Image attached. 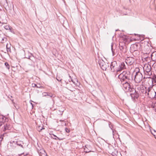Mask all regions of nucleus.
<instances>
[{
    "instance_id": "obj_1",
    "label": "nucleus",
    "mask_w": 156,
    "mask_h": 156,
    "mask_svg": "<svg viewBox=\"0 0 156 156\" xmlns=\"http://www.w3.org/2000/svg\"><path fill=\"white\" fill-rule=\"evenodd\" d=\"M130 72L129 71H124L118 76V77L122 83L126 81H129Z\"/></svg>"
},
{
    "instance_id": "obj_2",
    "label": "nucleus",
    "mask_w": 156,
    "mask_h": 156,
    "mask_svg": "<svg viewBox=\"0 0 156 156\" xmlns=\"http://www.w3.org/2000/svg\"><path fill=\"white\" fill-rule=\"evenodd\" d=\"M129 82L128 81H126L122 83L123 89L127 92L134 91V88L133 87L132 85L129 83Z\"/></svg>"
},
{
    "instance_id": "obj_3",
    "label": "nucleus",
    "mask_w": 156,
    "mask_h": 156,
    "mask_svg": "<svg viewBox=\"0 0 156 156\" xmlns=\"http://www.w3.org/2000/svg\"><path fill=\"white\" fill-rule=\"evenodd\" d=\"M136 71V74L134 76V80L137 83H139L142 80L143 75L140 71V69L138 68H136L135 72Z\"/></svg>"
},
{
    "instance_id": "obj_4",
    "label": "nucleus",
    "mask_w": 156,
    "mask_h": 156,
    "mask_svg": "<svg viewBox=\"0 0 156 156\" xmlns=\"http://www.w3.org/2000/svg\"><path fill=\"white\" fill-rule=\"evenodd\" d=\"M147 93V96L150 98H156V92L152 90V87H148Z\"/></svg>"
},
{
    "instance_id": "obj_5",
    "label": "nucleus",
    "mask_w": 156,
    "mask_h": 156,
    "mask_svg": "<svg viewBox=\"0 0 156 156\" xmlns=\"http://www.w3.org/2000/svg\"><path fill=\"white\" fill-rule=\"evenodd\" d=\"M151 66L149 64H146L143 67L144 71L146 75H151L152 74L151 71Z\"/></svg>"
},
{
    "instance_id": "obj_6",
    "label": "nucleus",
    "mask_w": 156,
    "mask_h": 156,
    "mask_svg": "<svg viewBox=\"0 0 156 156\" xmlns=\"http://www.w3.org/2000/svg\"><path fill=\"white\" fill-rule=\"evenodd\" d=\"M109 149H108V152L112 156H117L118 152L115 150L114 147L111 145H109L108 146Z\"/></svg>"
},
{
    "instance_id": "obj_7",
    "label": "nucleus",
    "mask_w": 156,
    "mask_h": 156,
    "mask_svg": "<svg viewBox=\"0 0 156 156\" xmlns=\"http://www.w3.org/2000/svg\"><path fill=\"white\" fill-rule=\"evenodd\" d=\"M136 87L135 89H134V91L129 92H132L130 95L132 99H133V100H135L136 99H137L139 96L138 92L136 91Z\"/></svg>"
},
{
    "instance_id": "obj_8",
    "label": "nucleus",
    "mask_w": 156,
    "mask_h": 156,
    "mask_svg": "<svg viewBox=\"0 0 156 156\" xmlns=\"http://www.w3.org/2000/svg\"><path fill=\"white\" fill-rule=\"evenodd\" d=\"M136 89L138 90H139V93H142L143 94H145L146 96H147L148 91V88L147 87H140V86H137L136 87Z\"/></svg>"
},
{
    "instance_id": "obj_9",
    "label": "nucleus",
    "mask_w": 156,
    "mask_h": 156,
    "mask_svg": "<svg viewBox=\"0 0 156 156\" xmlns=\"http://www.w3.org/2000/svg\"><path fill=\"white\" fill-rule=\"evenodd\" d=\"M117 63L116 61H114L111 62L110 65V69L112 72H114L116 71L117 67Z\"/></svg>"
},
{
    "instance_id": "obj_10",
    "label": "nucleus",
    "mask_w": 156,
    "mask_h": 156,
    "mask_svg": "<svg viewBox=\"0 0 156 156\" xmlns=\"http://www.w3.org/2000/svg\"><path fill=\"white\" fill-rule=\"evenodd\" d=\"M126 69V66L124 62H122L119 64V67L116 69V71L117 72H118Z\"/></svg>"
},
{
    "instance_id": "obj_11",
    "label": "nucleus",
    "mask_w": 156,
    "mask_h": 156,
    "mask_svg": "<svg viewBox=\"0 0 156 156\" xmlns=\"http://www.w3.org/2000/svg\"><path fill=\"white\" fill-rule=\"evenodd\" d=\"M140 47L141 46L140 44H136L132 45L130 47V48L131 50L135 51L138 50H140Z\"/></svg>"
},
{
    "instance_id": "obj_12",
    "label": "nucleus",
    "mask_w": 156,
    "mask_h": 156,
    "mask_svg": "<svg viewBox=\"0 0 156 156\" xmlns=\"http://www.w3.org/2000/svg\"><path fill=\"white\" fill-rule=\"evenodd\" d=\"M11 144V146H13L14 144L17 145L20 147H21L23 148V142L21 141H17L16 142L13 141L10 142Z\"/></svg>"
},
{
    "instance_id": "obj_13",
    "label": "nucleus",
    "mask_w": 156,
    "mask_h": 156,
    "mask_svg": "<svg viewBox=\"0 0 156 156\" xmlns=\"http://www.w3.org/2000/svg\"><path fill=\"white\" fill-rule=\"evenodd\" d=\"M3 127H2V129L3 131L5 132L6 130H9L10 129V125L8 122L5 123L4 124Z\"/></svg>"
},
{
    "instance_id": "obj_14",
    "label": "nucleus",
    "mask_w": 156,
    "mask_h": 156,
    "mask_svg": "<svg viewBox=\"0 0 156 156\" xmlns=\"http://www.w3.org/2000/svg\"><path fill=\"white\" fill-rule=\"evenodd\" d=\"M8 120V119L6 117L2 115H0V122L2 125L7 122Z\"/></svg>"
},
{
    "instance_id": "obj_15",
    "label": "nucleus",
    "mask_w": 156,
    "mask_h": 156,
    "mask_svg": "<svg viewBox=\"0 0 156 156\" xmlns=\"http://www.w3.org/2000/svg\"><path fill=\"white\" fill-rule=\"evenodd\" d=\"M37 151L40 156H45L46 155V153L45 151L43 149L39 150L37 148Z\"/></svg>"
},
{
    "instance_id": "obj_16",
    "label": "nucleus",
    "mask_w": 156,
    "mask_h": 156,
    "mask_svg": "<svg viewBox=\"0 0 156 156\" xmlns=\"http://www.w3.org/2000/svg\"><path fill=\"white\" fill-rule=\"evenodd\" d=\"M108 122L109 127L110 130L112 131L113 135H114L116 132V131L114 128V126L110 122Z\"/></svg>"
},
{
    "instance_id": "obj_17",
    "label": "nucleus",
    "mask_w": 156,
    "mask_h": 156,
    "mask_svg": "<svg viewBox=\"0 0 156 156\" xmlns=\"http://www.w3.org/2000/svg\"><path fill=\"white\" fill-rule=\"evenodd\" d=\"M125 62L128 65H131L135 63L134 59H126Z\"/></svg>"
},
{
    "instance_id": "obj_18",
    "label": "nucleus",
    "mask_w": 156,
    "mask_h": 156,
    "mask_svg": "<svg viewBox=\"0 0 156 156\" xmlns=\"http://www.w3.org/2000/svg\"><path fill=\"white\" fill-rule=\"evenodd\" d=\"M108 85H109L110 88L109 90L110 91H112L113 90V84L112 82L111 81L108 80Z\"/></svg>"
},
{
    "instance_id": "obj_19",
    "label": "nucleus",
    "mask_w": 156,
    "mask_h": 156,
    "mask_svg": "<svg viewBox=\"0 0 156 156\" xmlns=\"http://www.w3.org/2000/svg\"><path fill=\"white\" fill-rule=\"evenodd\" d=\"M98 63L100 67L104 66V65H106L103 59H99V60L98 61Z\"/></svg>"
},
{
    "instance_id": "obj_20",
    "label": "nucleus",
    "mask_w": 156,
    "mask_h": 156,
    "mask_svg": "<svg viewBox=\"0 0 156 156\" xmlns=\"http://www.w3.org/2000/svg\"><path fill=\"white\" fill-rule=\"evenodd\" d=\"M151 58H156V51L153 52L151 55Z\"/></svg>"
},
{
    "instance_id": "obj_21",
    "label": "nucleus",
    "mask_w": 156,
    "mask_h": 156,
    "mask_svg": "<svg viewBox=\"0 0 156 156\" xmlns=\"http://www.w3.org/2000/svg\"><path fill=\"white\" fill-rule=\"evenodd\" d=\"M120 37H122V39L124 41H127L126 38V36L124 35L122 36V35H121Z\"/></svg>"
},
{
    "instance_id": "obj_22",
    "label": "nucleus",
    "mask_w": 156,
    "mask_h": 156,
    "mask_svg": "<svg viewBox=\"0 0 156 156\" xmlns=\"http://www.w3.org/2000/svg\"><path fill=\"white\" fill-rule=\"evenodd\" d=\"M44 128H43L42 127H41L40 126H39L37 128V130L39 132L41 131V130L43 129H44Z\"/></svg>"
},
{
    "instance_id": "obj_23",
    "label": "nucleus",
    "mask_w": 156,
    "mask_h": 156,
    "mask_svg": "<svg viewBox=\"0 0 156 156\" xmlns=\"http://www.w3.org/2000/svg\"><path fill=\"white\" fill-rule=\"evenodd\" d=\"M5 65L8 69H9V66L7 62H6L5 63Z\"/></svg>"
},
{
    "instance_id": "obj_24",
    "label": "nucleus",
    "mask_w": 156,
    "mask_h": 156,
    "mask_svg": "<svg viewBox=\"0 0 156 156\" xmlns=\"http://www.w3.org/2000/svg\"><path fill=\"white\" fill-rule=\"evenodd\" d=\"M101 67L103 70H106V69H107V68L106 67V65H104V66H101Z\"/></svg>"
},
{
    "instance_id": "obj_25",
    "label": "nucleus",
    "mask_w": 156,
    "mask_h": 156,
    "mask_svg": "<svg viewBox=\"0 0 156 156\" xmlns=\"http://www.w3.org/2000/svg\"><path fill=\"white\" fill-rule=\"evenodd\" d=\"M3 135H2L0 136V143H1L2 141V140L3 139Z\"/></svg>"
},
{
    "instance_id": "obj_26",
    "label": "nucleus",
    "mask_w": 156,
    "mask_h": 156,
    "mask_svg": "<svg viewBox=\"0 0 156 156\" xmlns=\"http://www.w3.org/2000/svg\"><path fill=\"white\" fill-rule=\"evenodd\" d=\"M112 47H113V45L112 44L111 45V50H112V55H114V51H113V49Z\"/></svg>"
},
{
    "instance_id": "obj_27",
    "label": "nucleus",
    "mask_w": 156,
    "mask_h": 156,
    "mask_svg": "<svg viewBox=\"0 0 156 156\" xmlns=\"http://www.w3.org/2000/svg\"><path fill=\"white\" fill-rule=\"evenodd\" d=\"M42 94L43 96H48V93L46 92H44Z\"/></svg>"
},
{
    "instance_id": "obj_28",
    "label": "nucleus",
    "mask_w": 156,
    "mask_h": 156,
    "mask_svg": "<svg viewBox=\"0 0 156 156\" xmlns=\"http://www.w3.org/2000/svg\"><path fill=\"white\" fill-rule=\"evenodd\" d=\"M65 131H66V132L67 133H69L70 132L69 129H68L67 128H65Z\"/></svg>"
},
{
    "instance_id": "obj_29",
    "label": "nucleus",
    "mask_w": 156,
    "mask_h": 156,
    "mask_svg": "<svg viewBox=\"0 0 156 156\" xmlns=\"http://www.w3.org/2000/svg\"><path fill=\"white\" fill-rule=\"evenodd\" d=\"M56 79L58 81H61L62 80V79L60 78V77H59L58 76H57L56 77Z\"/></svg>"
},
{
    "instance_id": "obj_30",
    "label": "nucleus",
    "mask_w": 156,
    "mask_h": 156,
    "mask_svg": "<svg viewBox=\"0 0 156 156\" xmlns=\"http://www.w3.org/2000/svg\"><path fill=\"white\" fill-rule=\"evenodd\" d=\"M4 28L7 30H8L10 29L9 27L8 26H6L4 27Z\"/></svg>"
},
{
    "instance_id": "obj_31",
    "label": "nucleus",
    "mask_w": 156,
    "mask_h": 156,
    "mask_svg": "<svg viewBox=\"0 0 156 156\" xmlns=\"http://www.w3.org/2000/svg\"><path fill=\"white\" fill-rule=\"evenodd\" d=\"M48 96L50 97L51 98H52L53 97H54V95L52 94H48Z\"/></svg>"
},
{
    "instance_id": "obj_32",
    "label": "nucleus",
    "mask_w": 156,
    "mask_h": 156,
    "mask_svg": "<svg viewBox=\"0 0 156 156\" xmlns=\"http://www.w3.org/2000/svg\"><path fill=\"white\" fill-rule=\"evenodd\" d=\"M52 135L54 136L55 138H53L55 140H57V139L58 138L55 135H54V134H52Z\"/></svg>"
},
{
    "instance_id": "obj_33",
    "label": "nucleus",
    "mask_w": 156,
    "mask_h": 156,
    "mask_svg": "<svg viewBox=\"0 0 156 156\" xmlns=\"http://www.w3.org/2000/svg\"><path fill=\"white\" fill-rule=\"evenodd\" d=\"M5 39L6 40V39L5 38H2V40L1 41L2 43H3L4 42Z\"/></svg>"
},
{
    "instance_id": "obj_34",
    "label": "nucleus",
    "mask_w": 156,
    "mask_h": 156,
    "mask_svg": "<svg viewBox=\"0 0 156 156\" xmlns=\"http://www.w3.org/2000/svg\"><path fill=\"white\" fill-rule=\"evenodd\" d=\"M60 122H63V123H62L63 124V125H65V126H66V123L64 121H63V120H60Z\"/></svg>"
},
{
    "instance_id": "obj_35",
    "label": "nucleus",
    "mask_w": 156,
    "mask_h": 156,
    "mask_svg": "<svg viewBox=\"0 0 156 156\" xmlns=\"http://www.w3.org/2000/svg\"><path fill=\"white\" fill-rule=\"evenodd\" d=\"M10 48V46H9L8 45V44H7L6 45V48H7V50L8 51V49H9Z\"/></svg>"
},
{
    "instance_id": "obj_36",
    "label": "nucleus",
    "mask_w": 156,
    "mask_h": 156,
    "mask_svg": "<svg viewBox=\"0 0 156 156\" xmlns=\"http://www.w3.org/2000/svg\"><path fill=\"white\" fill-rule=\"evenodd\" d=\"M32 87H37V85L35 83H32Z\"/></svg>"
},
{
    "instance_id": "obj_37",
    "label": "nucleus",
    "mask_w": 156,
    "mask_h": 156,
    "mask_svg": "<svg viewBox=\"0 0 156 156\" xmlns=\"http://www.w3.org/2000/svg\"><path fill=\"white\" fill-rule=\"evenodd\" d=\"M84 150L85 151V152L86 153L89 152L90 151H88L86 150V148H84Z\"/></svg>"
},
{
    "instance_id": "obj_38",
    "label": "nucleus",
    "mask_w": 156,
    "mask_h": 156,
    "mask_svg": "<svg viewBox=\"0 0 156 156\" xmlns=\"http://www.w3.org/2000/svg\"><path fill=\"white\" fill-rule=\"evenodd\" d=\"M152 134L154 136L155 138L156 139V135L155 134H154L152 132H151Z\"/></svg>"
},
{
    "instance_id": "obj_39",
    "label": "nucleus",
    "mask_w": 156,
    "mask_h": 156,
    "mask_svg": "<svg viewBox=\"0 0 156 156\" xmlns=\"http://www.w3.org/2000/svg\"><path fill=\"white\" fill-rule=\"evenodd\" d=\"M153 107L154 108L155 111L156 112V105H154Z\"/></svg>"
},
{
    "instance_id": "obj_40",
    "label": "nucleus",
    "mask_w": 156,
    "mask_h": 156,
    "mask_svg": "<svg viewBox=\"0 0 156 156\" xmlns=\"http://www.w3.org/2000/svg\"><path fill=\"white\" fill-rule=\"evenodd\" d=\"M150 58V57H149L148 56H146V57H144V58L146 59V58Z\"/></svg>"
},
{
    "instance_id": "obj_41",
    "label": "nucleus",
    "mask_w": 156,
    "mask_h": 156,
    "mask_svg": "<svg viewBox=\"0 0 156 156\" xmlns=\"http://www.w3.org/2000/svg\"><path fill=\"white\" fill-rule=\"evenodd\" d=\"M64 111V110H63L59 111H60H60H61V112H62V113H61V115H62L63 112Z\"/></svg>"
},
{
    "instance_id": "obj_42",
    "label": "nucleus",
    "mask_w": 156,
    "mask_h": 156,
    "mask_svg": "<svg viewBox=\"0 0 156 156\" xmlns=\"http://www.w3.org/2000/svg\"><path fill=\"white\" fill-rule=\"evenodd\" d=\"M30 57H30V56H29V58L26 57V58H26L28 59V58H30Z\"/></svg>"
},
{
    "instance_id": "obj_43",
    "label": "nucleus",
    "mask_w": 156,
    "mask_h": 156,
    "mask_svg": "<svg viewBox=\"0 0 156 156\" xmlns=\"http://www.w3.org/2000/svg\"><path fill=\"white\" fill-rule=\"evenodd\" d=\"M23 154H22L20 156H26V155H27V154H26V155H23V156H22Z\"/></svg>"
},
{
    "instance_id": "obj_44",
    "label": "nucleus",
    "mask_w": 156,
    "mask_h": 156,
    "mask_svg": "<svg viewBox=\"0 0 156 156\" xmlns=\"http://www.w3.org/2000/svg\"><path fill=\"white\" fill-rule=\"evenodd\" d=\"M31 105H32V108H33V104L32 103H31Z\"/></svg>"
},
{
    "instance_id": "obj_45",
    "label": "nucleus",
    "mask_w": 156,
    "mask_h": 156,
    "mask_svg": "<svg viewBox=\"0 0 156 156\" xmlns=\"http://www.w3.org/2000/svg\"><path fill=\"white\" fill-rule=\"evenodd\" d=\"M153 131L154 132V133H155L156 132V131L155 130H154Z\"/></svg>"
},
{
    "instance_id": "obj_46",
    "label": "nucleus",
    "mask_w": 156,
    "mask_h": 156,
    "mask_svg": "<svg viewBox=\"0 0 156 156\" xmlns=\"http://www.w3.org/2000/svg\"><path fill=\"white\" fill-rule=\"evenodd\" d=\"M154 61H156V59H154V60H153Z\"/></svg>"
},
{
    "instance_id": "obj_47",
    "label": "nucleus",
    "mask_w": 156,
    "mask_h": 156,
    "mask_svg": "<svg viewBox=\"0 0 156 156\" xmlns=\"http://www.w3.org/2000/svg\"><path fill=\"white\" fill-rule=\"evenodd\" d=\"M63 1L65 2V0H62Z\"/></svg>"
},
{
    "instance_id": "obj_48",
    "label": "nucleus",
    "mask_w": 156,
    "mask_h": 156,
    "mask_svg": "<svg viewBox=\"0 0 156 156\" xmlns=\"http://www.w3.org/2000/svg\"><path fill=\"white\" fill-rule=\"evenodd\" d=\"M151 132H153V131H151ZM152 133H153L154 134V132H152Z\"/></svg>"
},
{
    "instance_id": "obj_49",
    "label": "nucleus",
    "mask_w": 156,
    "mask_h": 156,
    "mask_svg": "<svg viewBox=\"0 0 156 156\" xmlns=\"http://www.w3.org/2000/svg\"><path fill=\"white\" fill-rule=\"evenodd\" d=\"M146 55H147V53L146 54Z\"/></svg>"
},
{
    "instance_id": "obj_50",
    "label": "nucleus",
    "mask_w": 156,
    "mask_h": 156,
    "mask_svg": "<svg viewBox=\"0 0 156 156\" xmlns=\"http://www.w3.org/2000/svg\"><path fill=\"white\" fill-rule=\"evenodd\" d=\"M1 23V22L0 21V23Z\"/></svg>"
}]
</instances>
